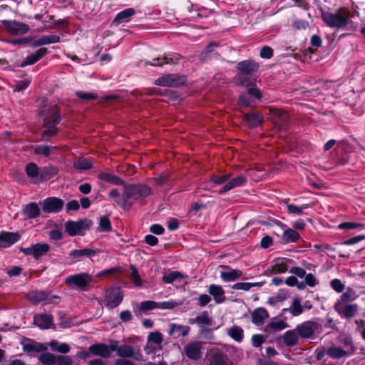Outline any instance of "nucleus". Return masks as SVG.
Here are the masks:
<instances>
[{"mask_svg": "<svg viewBox=\"0 0 365 365\" xmlns=\"http://www.w3.org/2000/svg\"><path fill=\"white\" fill-rule=\"evenodd\" d=\"M123 188L124 201L121 202L123 205H127V210L133 205L130 200L140 201L151 194V188L146 184H125Z\"/></svg>", "mask_w": 365, "mask_h": 365, "instance_id": "1", "label": "nucleus"}, {"mask_svg": "<svg viewBox=\"0 0 365 365\" xmlns=\"http://www.w3.org/2000/svg\"><path fill=\"white\" fill-rule=\"evenodd\" d=\"M349 13V8L342 6L334 12L322 11L321 16L327 26L339 30L344 29L347 24V15Z\"/></svg>", "mask_w": 365, "mask_h": 365, "instance_id": "2", "label": "nucleus"}, {"mask_svg": "<svg viewBox=\"0 0 365 365\" xmlns=\"http://www.w3.org/2000/svg\"><path fill=\"white\" fill-rule=\"evenodd\" d=\"M187 76L175 73L163 74L154 81V85L163 87L179 88L185 85Z\"/></svg>", "mask_w": 365, "mask_h": 365, "instance_id": "3", "label": "nucleus"}, {"mask_svg": "<svg viewBox=\"0 0 365 365\" xmlns=\"http://www.w3.org/2000/svg\"><path fill=\"white\" fill-rule=\"evenodd\" d=\"M93 225V222L87 218L78 219L76 221L68 220L65 223V231L69 236L83 235L84 232L89 230Z\"/></svg>", "mask_w": 365, "mask_h": 365, "instance_id": "4", "label": "nucleus"}, {"mask_svg": "<svg viewBox=\"0 0 365 365\" xmlns=\"http://www.w3.org/2000/svg\"><path fill=\"white\" fill-rule=\"evenodd\" d=\"M92 277L88 273H79L69 275L65 279V283L69 287H76L81 290L86 291L90 287Z\"/></svg>", "mask_w": 365, "mask_h": 365, "instance_id": "5", "label": "nucleus"}, {"mask_svg": "<svg viewBox=\"0 0 365 365\" xmlns=\"http://www.w3.org/2000/svg\"><path fill=\"white\" fill-rule=\"evenodd\" d=\"M252 98L260 101L262 98V93L259 88L255 86L249 88L247 92L242 93L237 98V105L240 108H247L250 106L252 102Z\"/></svg>", "mask_w": 365, "mask_h": 365, "instance_id": "6", "label": "nucleus"}, {"mask_svg": "<svg viewBox=\"0 0 365 365\" xmlns=\"http://www.w3.org/2000/svg\"><path fill=\"white\" fill-rule=\"evenodd\" d=\"M43 213H58L63 210L64 201L57 197H48L39 202Z\"/></svg>", "mask_w": 365, "mask_h": 365, "instance_id": "7", "label": "nucleus"}, {"mask_svg": "<svg viewBox=\"0 0 365 365\" xmlns=\"http://www.w3.org/2000/svg\"><path fill=\"white\" fill-rule=\"evenodd\" d=\"M183 58V56L178 53L168 52L164 53L163 56H158L153 58L152 61H149L145 63L146 65L152 66L161 67L165 64L175 65L179 63L180 60Z\"/></svg>", "mask_w": 365, "mask_h": 365, "instance_id": "8", "label": "nucleus"}, {"mask_svg": "<svg viewBox=\"0 0 365 365\" xmlns=\"http://www.w3.org/2000/svg\"><path fill=\"white\" fill-rule=\"evenodd\" d=\"M259 69V64L252 59L243 60L235 66L237 75L252 76Z\"/></svg>", "mask_w": 365, "mask_h": 365, "instance_id": "9", "label": "nucleus"}, {"mask_svg": "<svg viewBox=\"0 0 365 365\" xmlns=\"http://www.w3.org/2000/svg\"><path fill=\"white\" fill-rule=\"evenodd\" d=\"M19 250L25 255L32 256L36 260H38L49 251L50 246L47 243H36L29 247H21Z\"/></svg>", "mask_w": 365, "mask_h": 365, "instance_id": "10", "label": "nucleus"}, {"mask_svg": "<svg viewBox=\"0 0 365 365\" xmlns=\"http://www.w3.org/2000/svg\"><path fill=\"white\" fill-rule=\"evenodd\" d=\"M1 24L6 31L12 35H24L29 31L28 24L15 20H2Z\"/></svg>", "mask_w": 365, "mask_h": 365, "instance_id": "11", "label": "nucleus"}, {"mask_svg": "<svg viewBox=\"0 0 365 365\" xmlns=\"http://www.w3.org/2000/svg\"><path fill=\"white\" fill-rule=\"evenodd\" d=\"M319 327L320 325L317 322L309 320L298 324L295 330L299 337L302 339H310Z\"/></svg>", "mask_w": 365, "mask_h": 365, "instance_id": "12", "label": "nucleus"}, {"mask_svg": "<svg viewBox=\"0 0 365 365\" xmlns=\"http://www.w3.org/2000/svg\"><path fill=\"white\" fill-rule=\"evenodd\" d=\"M43 115V125L56 126L61 121V109L55 105L49 107Z\"/></svg>", "mask_w": 365, "mask_h": 365, "instance_id": "13", "label": "nucleus"}, {"mask_svg": "<svg viewBox=\"0 0 365 365\" xmlns=\"http://www.w3.org/2000/svg\"><path fill=\"white\" fill-rule=\"evenodd\" d=\"M202 342L195 341L187 343L183 348V354L190 359L197 361L202 357Z\"/></svg>", "mask_w": 365, "mask_h": 365, "instance_id": "14", "label": "nucleus"}, {"mask_svg": "<svg viewBox=\"0 0 365 365\" xmlns=\"http://www.w3.org/2000/svg\"><path fill=\"white\" fill-rule=\"evenodd\" d=\"M358 309L356 304H345L341 302H336L334 304V310L342 317L347 319L354 317Z\"/></svg>", "mask_w": 365, "mask_h": 365, "instance_id": "15", "label": "nucleus"}, {"mask_svg": "<svg viewBox=\"0 0 365 365\" xmlns=\"http://www.w3.org/2000/svg\"><path fill=\"white\" fill-rule=\"evenodd\" d=\"M274 118V125L279 130H286L289 128V117L287 112L280 109H274L272 110Z\"/></svg>", "mask_w": 365, "mask_h": 365, "instance_id": "16", "label": "nucleus"}, {"mask_svg": "<svg viewBox=\"0 0 365 365\" xmlns=\"http://www.w3.org/2000/svg\"><path fill=\"white\" fill-rule=\"evenodd\" d=\"M33 324L41 329L54 328L53 318L48 314H36L33 317Z\"/></svg>", "mask_w": 365, "mask_h": 365, "instance_id": "17", "label": "nucleus"}, {"mask_svg": "<svg viewBox=\"0 0 365 365\" xmlns=\"http://www.w3.org/2000/svg\"><path fill=\"white\" fill-rule=\"evenodd\" d=\"M247 126L250 128H255L262 125L264 121L263 115L257 110L249 113H245L242 117Z\"/></svg>", "mask_w": 365, "mask_h": 365, "instance_id": "18", "label": "nucleus"}, {"mask_svg": "<svg viewBox=\"0 0 365 365\" xmlns=\"http://www.w3.org/2000/svg\"><path fill=\"white\" fill-rule=\"evenodd\" d=\"M21 239L19 232H11L7 231L0 232V250L7 248L17 242Z\"/></svg>", "mask_w": 365, "mask_h": 365, "instance_id": "19", "label": "nucleus"}, {"mask_svg": "<svg viewBox=\"0 0 365 365\" xmlns=\"http://www.w3.org/2000/svg\"><path fill=\"white\" fill-rule=\"evenodd\" d=\"M276 224L281 227L282 230H284L283 234L282 235V240L283 243L288 244L290 242H297L300 239L299 234L294 230V229L284 228L287 227V225L280 221H277Z\"/></svg>", "mask_w": 365, "mask_h": 365, "instance_id": "20", "label": "nucleus"}, {"mask_svg": "<svg viewBox=\"0 0 365 365\" xmlns=\"http://www.w3.org/2000/svg\"><path fill=\"white\" fill-rule=\"evenodd\" d=\"M42 211L36 202H32L24 205L21 215L25 220L36 219L41 215Z\"/></svg>", "mask_w": 365, "mask_h": 365, "instance_id": "21", "label": "nucleus"}, {"mask_svg": "<svg viewBox=\"0 0 365 365\" xmlns=\"http://www.w3.org/2000/svg\"><path fill=\"white\" fill-rule=\"evenodd\" d=\"M190 327L182 324H177L171 323L168 330V334L173 339H178L180 337H185L190 333Z\"/></svg>", "mask_w": 365, "mask_h": 365, "instance_id": "22", "label": "nucleus"}, {"mask_svg": "<svg viewBox=\"0 0 365 365\" xmlns=\"http://www.w3.org/2000/svg\"><path fill=\"white\" fill-rule=\"evenodd\" d=\"M247 182V178L240 175L234 178L230 179L225 183L219 190V194H224L233 188L240 187Z\"/></svg>", "mask_w": 365, "mask_h": 365, "instance_id": "23", "label": "nucleus"}, {"mask_svg": "<svg viewBox=\"0 0 365 365\" xmlns=\"http://www.w3.org/2000/svg\"><path fill=\"white\" fill-rule=\"evenodd\" d=\"M294 261L289 258H282V259H277L267 270L270 271L272 274H277L281 273H285L288 269V264H292Z\"/></svg>", "mask_w": 365, "mask_h": 365, "instance_id": "24", "label": "nucleus"}, {"mask_svg": "<svg viewBox=\"0 0 365 365\" xmlns=\"http://www.w3.org/2000/svg\"><path fill=\"white\" fill-rule=\"evenodd\" d=\"M48 297V292L43 290H33L26 295L27 299L34 305H37L41 302L46 304Z\"/></svg>", "mask_w": 365, "mask_h": 365, "instance_id": "25", "label": "nucleus"}, {"mask_svg": "<svg viewBox=\"0 0 365 365\" xmlns=\"http://www.w3.org/2000/svg\"><path fill=\"white\" fill-rule=\"evenodd\" d=\"M48 53V49L45 47H41L38 49L35 53L29 55L20 64V67L24 68L29 65H33L40 59H41Z\"/></svg>", "mask_w": 365, "mask_h": 365, "instance_id": "26", "label": "nucleus"}, {"mask_svg": "<svg viewBox=\"0 0 365 365\" xmlns=\"http://www.w3.org/2000/svg\"><path fill=\"white\" fill-rule=\"evenodd\" d=\"M108 349V345L103 343L93 344L88 347V351L91 354L105 359L109 358L110 356Z\"/></svg>", "mask_w": 365, "mask_h": 365, "instance_id": "27", "label": "nucleus"}, {"mask_svg": "<svg viewBox=\"0 0 365 365\" xmlns=\"http://www.w3.org/2000/svg\"><path fill=\"white\" fill-rule=\"evenodd\" d=\"M135 14V10L133 8H128L118 12L112 21V24L118 26L123 23H127L131 17Z\"/></svg>", "mask_w": 365, "mask_h": 365, "instance_id": "28", "label": "nucleus"}, {"mask_svg": "<svg viewBox=\"0 0 365 365\" xmlns=\"http://www.w3.org/2000/svg\"><path fill=\"white\" fill-rule=\"evenodd\" d=\"M98 178L104 182H109L112 185H123L125 186V181L119 178L118 176L113 174V173H108L106 172H101L98 175Z\"/></svg>", "mask_w": 365, "mask_h": 365, "instance_id": "29", "label": "nucleus"}, {"mask_svg": "<svg viewBox=\"0 0 365 365\" xmlns=\"http://www.w3.org/2000/svg\"><path fill=\"white\" fill-rule=\"evenodd\" d=\"M61 38L59 36L53 34V35H44L41 36L39 38L35 40L32 43V46L34 48L38 47L43 45H48L51 43H55L60 42Z\"/></svg>", "mask_w": 365, "mask_h": 365, "instance_id": "30", "label": "nucleus"}, {"mask_svg": "<svg viewBox=\"0 0 365 365\" xmlns=\"http://www.w3.org/2000/svg\"><path fill=\"white\" fill-rule=\"evenodd\" d=\"M269 317L268 312L263 307L256 308L252 313V321L257 326L262 325L264 319Z\"/></svg>", "mask_w": 365, "mask_h": 365, "instance_id": "31", "label": "nucleus"}, {"mask_svg": "<svg viewBox=\"0 0 365 365\" xmlns=\"http://www.w3.org/2000/svg\"><path fill=\"white\" fill-rule=\"evenodd\" d=\"M59 169L54 165L45 166L41 168L39 181H47L58 173Z\"/></svg>", "mask_w": 365, "mask_h": 365, "instance_id": "32", "label": "nucleus"}, {"mask_svg": "<svg viewBox=\"0 0 365 365\" xmlns=\"http://www.w3.org/2000/svg\"><path fill=\"white\" fill-rule=\"evenodd\" d=\"M289 199H284L282 200V203L285 205V207L287 209V212L289 215H304V209H306L309 207L308 204H304L302 206H297L294 204H289Z\"/></svg>", "mask_w": 365, "mask_h": 365, "instance_id": "33", "label": "nucleus"}, {"mask_svg": "<svg viewBox=\"0 0 365 365\" xmlns=\"http://www.w3.org/2000/svg\"><path fill=\"white\" fill-rule=\"evenodd\" d=\"M156 302L147 300L140 303H135L133 307L136 314H146L148 312L155 309Z\"/></svg>", "mask_w": 365, "mask_h": 365, "instance_id": "34", "label": "nucleus"}, {"mask_svg": "<svg viewBox=\"0 0 365 365\" xmlns=\"http://www.w3.org/2000/svg\"><path fill=\"white\" fill-rule=\"evenodd\" d=\"M208 292L214 297L217 303L220 304L225 301V291L221 286L212 284L210 285Z\"/></svg>", "mask_w": 365, "mask_h": 365, "instance_id": "35", "label": "nucleus"}, {"mask_svg": "<svg viewBox=\"0 0 365 365\" xmlns=\"http://www.w3.org/2000/svg\"><path fill=\"white\" fill-rule=\"evenodd\" d=\"M242 271L234 269H231L230 272H221L220 277L222 281L226 282H234L242 278Z\"/></svg>", "mask_w": 365, "mask_h": 365, "instance_id": "36", "label": "nucleus"}, {"mask_svg": "<svg viewBox=\"0 0 365 365\" xmlns=\"http://www.w3.org/2000/svg\"><path fill=\"white\" fill-rule=\"evenodd\" d=\"M210 365H232V363L227 355L217 352L211 356Z\"/></svg>", "mask_w": 365, "mask_h": 365, "instance_id": "37", "label": "nucleus"}, {"mask_svg": "<svg viewBox=\"0 0 365 365\" xmlns=\"http://www.w3.org/2000/svg\"><path fill=\"white\" fill-rule=\"evenodd\" d=\"M234 79L237 85L246 87L247 89L256 85V80L252 78L251 76L236 75Z\"/></svg>", "mask_w": 365, "mask_h": 365, "instance_id": "38", "label": "nucleus"}, {"mask_svg": "<svg viewBox=\"0 0 365 365\" xmlns=\"http://www.w3.org/2000/svg\"><path fill=\"white\" fill-rule=\"evenodd\" d=\"M96 251L91 248H84L81 250H73L69 255L73 259H79L81 257L91 258L96 255Z\"/></svg>", "mask_w": 365, "mask_h": 365, "instance_id": "39", "label": "nucleus"}, {"mask_svg": "<svg viewBox=\"0 0 365 365\" xmlns=\"http://www.w3.org/2000/svg\"><path fill=\"white\" fill-rule=\"evenodd\" d=\"M283 342L287 346H295L298 343L299 336L294 329L287 331L283 335Z\"/></svg>", "mask_w": 365, "mask_h": 365, "instance_id": "40", "label": "nucleus"}, {"mask_svg": "<svg viewBox=\"0 0 365 365\" xmlns=\"http://www.w3.org/2000/svg\"><path fill=\"white\" fill-rule=\"evenodd\" d=\"M58 146L51 145H36L34 150V153L37 155H43L46 158L48 157L51 154L53 153L55 150H58Z\"/></svg>", "mask_w": 365, "mask_h": 365, "instance_id": "41", "label": "nucleus"}, {"mask_svg": "<svg viewBox=\"0 0 365 365\" xmlns=\"http://www.w3.org/2000/svg\"><path fill=\"white\" fill-rule=\"evenodd\" d=\"M188 276L182 274L179 271H173L168 274H165L163 276V281L165 284H172L174 281H181L182 279H187Z\"/></svg>", "mask_w": 365, "mask_h": 365, "instance_id": "42", "label": "nucleus"}, {"mask_svg": "<svg viewBox=\"0 0 365 365\" xmlns=\"http://www.w3.org/2000/svg\"><path fill=\"white\" fill-rule=\"evenodd\" d=\"M326 354L332 359H341L349 355V352L339 346H332L329 347Z\"/></svg>", "mask_w": 365, "mask_h": 365, "instance_id": "43", "label": "nucleus"}, {"mask_svg": "<svg viewBox=\"0 0 365 365\" xmlns=\"http://www.w3.org/2000/svg\"><path fill=\"white\" fill-rule=\"evenodd\" d=\"M23 349L28 353L41 352L46 349V346L39 342L31 341L23 345Z\"/></svg>", "mask_w": 365, "mask_h": 365, "instance_id": "44", "label": "nucleus"}, {"mask_svg": "<svg viewBox=\"0 0 365 365\" xmlns=\"http://www.w3.org/2000/svg\"><path fill=\"white\" fill-rule=\"evenodd\" d=\"M198 328L202 327H214L215 323L212 319L210 317L207 311H204L201 314L197 315V324Z\"/></svg>", "mask_w": 365, "mask_h": 365, "instance_id": "45", "label": "nucleus"}, {"mask_svg": "<svg viewBox=\"0 0 365 365\" xmlns=\"http://www.w3.org/2000/svg\"><path fill=\"white\" fill-rule=\"evenodd\" d=\"M73 166L76 170H88L93 168V163L89 158L81 157L73 163Z\"/></svg>", "mask_w": 365, "mask_h": 365, "instance_id": "46", "label": "nucleus"}, {"mask_svg": "<svg viewBox=\"0 0 365 365\" xmlns=\"http://www.w3.org/2000/svg\"><path fill=\"white\" fill-rule=\"evenodd\" d=\"M227 334L233 340L237 342H241L244 337V331L242 328L239 326L230 327Z\"/></svg>", "mask_w": 365, "mask_h": 365, "instance_id": "47", "label": "nucleus"}, {"mask_svg": "<svg viewBox=\"0 0 365 365\" xmlns=\"http://www.w3.org/2000/svg\"><path fill=\"white\" fill-rule=\"evenodd\" d=\"M45 130L41 133V138L45 141H48L51 138L56 136L59 133V129L53 125H43Z\"/></svg>", "mask_w": 365, "mask_h": 365, "instance_id": "48", "label": "nucleus"}, {"mask_svg": "<svg viewBox=\"0 0 365 365\" xmlns=\"http://www.w3.org/2000/svg\"><path fill=\"white\" fill-rule=\"evenodd\" d=\"M218 327H202L199 328L198 330V336L201 339H213L215 336L213 334V330L217 329Z\"/></svg>", "mask_w": 365, "mask_h": 365, "instance_id": "49", "label": "nucleus"}, {"mask_svg": "<svg viewBox=\"0 0 365 365\" xmlns=\"http://www.w3.org/2000/svg\"><path fill=\"white\" fill-rule=\"evenodd\" d=\"M288 298V294L283 292L280 291L276 295L269 297L267 300V304L272 307H278V304L284 302Z\"/></svg>", "mask_w": 365, "mask_h": 365, "instance_id": "50", "label": "nucleus"}, {"mask_svg": "<svg viewBox=\"0 0 365 365\" xmlns=\"http://www.w3.org/2000/svg\"><path fill=\"white\" fill-rule=\"evenodd\" d=\"M50 347L52 351H57L61 354H67L69 352L71 348L70 346L66 343H59L57 341H51L50 343Z\"/></svg>", "mask_w": 365, "mask_h": 365, "instance_id": "51", "label": "nucleus"}, {"mask_svg": "<svg viewBox=\"0 0 365 365\" xmlns=\"http://www.w3.org/2000/svg\"><path fill=\"white\" fill-rule=\"evenodd\" d=\"M27 176L30 178H40L41 168L35 163H29L25 168Z\"/></svg>", "mask_w": 365, "mask_h": 365, "instance_id": "52", "label": "nucleus"}, {"mask_svg": "<svg viewBox=\"0 0 365 365\" xmlns=\"http://www.w3.org/2000/svg\"><path fill=\"white\" fill-rule=\"evenodd\" d=\"M123 295L121 292L118 291L109 297L106 305L110 308L118 307L123 301Z\"/></svg>", "mask_w": 365, "mask_h": 365, "instance_id": "53", "label": "nucleus"}, {"mask_svg": "<svg viewBox=\"0 0 365 365\" xmlns=\"http://www.w3.org/2000/svg\"><path fill=\"white\" fill-rule=\"evenodd\" d=\"M289 312L294 317L299 316L303 312V308L301 304V300L299 298H295L292 305L288 308Z\"/></svg>", "mask_w": 365, "mask_h": 365, "instance_id": "54", "label": "nucleus"}, {"mask_svg": "<svg viewBox=\"0 0 365 365\" xmlns=\"http://www.w3.org/2000/svg\"><path fill=\"white\" fill-rule=\"evenodd\" d=\"M56 358L54 354L49 352L42 353L39 356V361L43 365H54L56 364Z\"/></svg>", "mask_w": 365, "mask_h": 365, "instance_id": "55", "label": "nucleus"}, {"mask_svg": "<svg viewBox=\"0 0 365 365\" xmlns=\"http://www.w3.org/2000/svg\"><path fill=\"white\" fill-rule=\"evenodd\" d=\"M98 230L106 232L112 231V225L108 216L100 217Z\"/></svg>", "mask_w": 365, "mask_h": 365, "instance_id": "56", "label": "nucleus"}, {"mask_svg": "<svg viewBox=\"0 0 365 365\" xmlns=\"http://www.w3.org/2000/svg\"><path fill=\"white\" fill-rule=\"evenodd\" d=\"M117 355L123 357L128 358L133 356V346L128 344H123L119 346Z\"/></svg>", "mask_w": 365, "mask_h": 365, "instance_id": "57", "label": "nucleus"}, {"mask_svg": "<svg viewBox=\"0 0 365 365\" xmlns=\"http://www.w3.org/2000/svg\"><path fill=\"white\" fill-rule=\"evenodd\" d=\"M231 174H223L222 175H217L216 174H212L210 176V182L214 183L215 185H222L224 183H227V181L230 179Z\"/></svg>", "mask_w": 365, "mask_h": 365, "instance_id": "58", "label": "nucleus"}, {"mask_svg": "<svg viewBox=\"0 0 365 365\" xmlns=\"http://www.w3.org/2000/svg\"><path fill=\"white\" fill-rule=\"evenodd\" d=\"M110 198L114 199L115 202L120 205L123 210H127V205H123L121 202L124 201V196L123 197H120L119 190L116 188L112 189L108 194Z\"/></svg>", "mask_w": 365, "mask_h": 365, "instance_id": "59", "label": "nucleus"}, {"mask_svg": "<svg viewBox=\"0 0 365 365\" xmlns=\"http://www.w3.org/2000/svg\"><path fill=\"white\" fill-rule=\"evenodd\" d=\"M365 225L362 223L345 222L340 223L338 225V228L340 230H354V229H362L364 228Z\"/></svg>", "mask_w": 365, "mask_h": 365, "instance_id": "60", "label": "nucleus"}, {"mask_svg": "<svg viewBox=\"0 0 365 365\" xmlns=\"http://www.w3.org/2000/svg\"><path fill=\"white\" fill-rule=\"evenodd\" d=\"M33 40L31 36H24L19 38L6 39L4 41L9 44L16 45H24L30 43Z\"/></svg>", "mask_w": 365, "mask_h": 365, "instance_id": "61", "label": "nucleus"}, {"mask_svg": "<svg viewBox=\"0 0 365 365\" xmlns=\"http://www.w3.org/2000/svg\"><path fill=\"white\" fill-rule=\"evenodd\" d=\"M130 269L132 272L130 274V279L135 286L140 287L142 285V281L140 277L138 269L133 264H130Z\"/></svg>", "mask_w": 365, "mask_h": 365, "instance_id": "62", "label": "nucleus"}, {"mask_svg": "<svg viewBox=\"0 0 365 365\" xmlns=\"http://www.w3.org/2000/svg\"><path fill=\"white\" fill-rule=\"evenodd\" d=\"M148 341L153 344L160 345L163 341V335L159 331L150 332L148 336Z\"/></svg>", "mask_w": 365, "mask_h": 365, "instance_id": "63", "label": "nucleus"}, {"mask_svg": "<svg viewBox=\"0 0 365 365\" xmlns=\"http://www.w3.org/2000/svg\"><path fill=\"white\" fill-rule=\"evenodd\" d=\"M267 326L274 331L283 330L289 327V325L283 320L277 322L272 321L269 322Z\"/></svg>", "mask_w": 365, "mask_h": 365, "instance_id": "64", "label": "nucleus"}]
</instances>
